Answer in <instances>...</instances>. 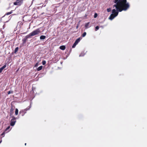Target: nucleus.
Listing matches in <instances>:
<instances>
[{
	"mask_svg": "<svg viewBox=\"0 0 147 147\" xmlns=\"http://www.w3.org/2000/svg\"><path fill=\"white\" fill-rule=\"evenodd\" d=\"M115 3L117 2L116 6H121L123 8V10H125L130 7L129 3L127 2V0H115Z\"/></svg>",
	"mask_w": 147,
	"mask_h": 147,
	"instance_id": "obj_1",
	"label": "nucleus"
},
{
	"mask_svg": "<svg viewBox=\"0 0 147 147\" xmlns=\"http://www.w3.org/2000/svg\"><path fill=\"white\" fill-rule=\"evenodd\" d=\"M115 1H114V2L116 4H115L113 6L114 7H115L116 8V9L117 10L115 9H113L112 10V13L113 14L115 15V16H117V15L118 14V11L121 12L122 11H126L129 8H128L127 9H126L125 10H122V9H123L122 7L121 6H120V5L119 6L118 5L117 6H116L117 5H117V2L115 3Z\"/></svg>",
	"mask_w": 147,
	"mask_h": 147,
	"instance_id": "obj_2",
	"label": "nucleus"
},
{
	"mask_svg": "<svg viewBox=\"0 0 147 147\" xmlns=\"http://www.w3.org/2000/svg\"><path fill=\"white\" fill-rule=\"evenodd\" d=\"M23 0H16L15 2L13 3V5H15L20 6L23 3Z\"/></svg>",
	"mask_w": 147,
	"mask_h": 147,
	"instance_id": "obj_3",
	"label": "nucleus"
},
{
	"mask_svg": "<svg viewBox=\"0 0 147 147\" xmlns=\"http://www.w3.org/2000/svg\"><path fill=\"white\" fill-rule=\"evenodd\" d=\"M40 33V31L39 30V28L31 32L33 36L38 34Z\"/></svg>",
	"mask_w": 147,
	"mask_h": 147,
	"instance_id": "obj_4",
	"label": "nucleus"
},
{
	"mask_svg": "<svg viewBox=\"0 0 147 147\" xmlns=\"http://www.w3.org/2000/svg\"><path fill=\"white\" fill-rule=\"evenodd\" d=\"M16 122V118L14 117H13V118L11 120L10 125L11 126H13L15 124Z\"/></svg>",
	"mask_w": 147,
	"mask_h": 147,
	"instance_id": "obj_5",
	"label": "nucleus"
},
{
	"mask_svg": "<svg viewBox=\"0 0 147 147\" xmlns=\"http://www.w3.org/2000/svg\"><path fill=\"white\" fill-rule=\"evenodd\" d=\"M26 113V112L24 111V110H21L19 112L20 114H21L22 116H24Z\"/></svg>",
	"mask_w": 147,
	"mask_h": 147,
	"instance_id": "obj_6",
	"label": "nucleus"
},
{
	"mask_svg": "<svg viewBox=\"0 0 147 147\" xmlns=\"http://www.w3.org/2000/svg\"><path fill=\"white\" fill-rule=\"evenodd\" d=\"M116 16H115V15H114L112 13L110 15V16H109V19L110 20H112L114 18H115Z\"/></svg>",
	"mask_w": 147,
	"mask_h": 147,
	"instance_id": "obj_7",
	"label": "nucleus"
},
{
	"mask_svg": "<svg viewBox=\"0 0 147 147\" xmlns=\"http://www.w3.org/2000/svg\"><path fill=\"white\" fill-rule=\"evenodd\" d=\"M15 107L13 106H11V108L10 109V115L12 114L13 113V111Z\"/></svg>",
	"mask_w": 147,
	"mask_h": 147,
	"instance_id": "obj_8",
	"label": "nucleus"
},
{
	"mask_svg": "<svg viewBox=\"0 0 147 147\" xmlns=\"http://www.w3.org/2000/svg\"><path fill=\"white\" fill-rule=\"evenodd\" d=\"M82 37H79V38L77 39L75 41V42L77 44L80 41V40L82 39Z\"/></svg>",
	"mask_w": 147,
	"mask_h": 147,
	"instance_id": "obj_9",
	"label": "nucleus"
},
{
	"mask_svg": "<svg viewBox=\"0 0 147 147\" xmlns=\"http://www.w3.org/2000/svg\"><path fill=\"white\" fill-rule=\"evenodd\" d=\"M33 36L32 35L31 33L30 34H29L26 36H25V37L26 38H27V39H28V38H30L31 36Z\"/></svg>",
	"mask_w": 147,
	"mask_h": 147,
	"instance_id": "obj_10",
	"label": "nucleus"
},
{
	"mask_svg": "<svg viewBox=\"0 0 147 147\" xmlns=\"http://www.w3.org/2000/svg\"><path fill=\"white\" fill-rule=\"evenodd\" d=\"M59 48L60 49L63 50H64L65 49L66 47L64 45H62L60 46Z\"/></svg>",
	"mask_w": 147,
	"mask_h": 147,
	"instance_id": "obj_11",
	"label": "nucleus"
},
{
	"mask_svg": "<svg viewBox=\"0 0 147 147\" xmlns=\"http://www.w3.org/2000/svg\"><path fill=\"white\" fill-rule=\"evenodd\" d=\"M90 24V22H88L87 23H86L85 26V27L87 29L88 28L90 27V26H89V25Z\"/></svg>",
	"mask_w": 147,
	"mask_h": 147,
	"instance_id": "obj_12",
	"label": "nucleus"
},
{
	"mask_svg": "<svg viewBox=\"0 0 147 147\" xmlns=\"http://www.w3.org/2000/svg\"><path fill=\"white\" fill-rule=\"evenodd\" d=\"M27 38H26L25 37L23 39H22V42H23V43L24 44L25 43L26 41L27 40Z\"/></svg>",
	"mask_w": 147,
	"mask_h": 147,
	"instance_id": "obj_13",
	"label": "nucleus"
},
{
	"mask_svg": "<svg viewBox=\"0 0 147 147\" xmlns=\"http://www.w3.org/2000/svg\"><path fill=\"white\" fill-rule=\"evenodd\" d=\"M46 38V36L44 35H42L40 37V39L41 40L44 39Z\"/></svg>",
	"mask_w": 147,
	"mask_h": 147,
	"instance_id": "obj_14",
	"label": "nucleus"
},
{
	"mask_svg": "<svg viewBox=\"0 0 147 147\" xmlns=\"http://www.w3.org/2000/svg\"><path fill=\"white\" fill-rule=\"evenodd\" d=\"M42 68V66H41L39 67L37 69V70L38 71H39L41 70Z\"/></svg>",
	"mask_w": 147,
	"mask_h": 147,
	"instance_id": "obj_15",
	"label": "nucleus"
},
{
	"mask_svg": "<svg viewBox=\"0 0 147 147\" xmlns=\"http://www.w3.org/2000/svg\"><path fill=\"white\" fill-rule=\"evenodd\" d=\"M18 49H19V48L18 47H16L15 50H14V53H17V52L18 51Z\"/></svg>",
	"mask_w": 147,
	"mask_h": 147,
	"instance_id": "obj_16",
	"label": "nucleus"
},
{
	"mask_svg": "<svg viewBox=\"0 0 147 147\" xmlns=\"http://www.w3.org/2000/svg\"><path fill=\"white\" fill-rule=\"evenodd\" d=\"M30 108V106H29V107H28L24 109V110L26 112V111H27L28 110H29V109Z\"/></svg>",
	"mask_w": 147,
	"mask_h": 147,
	"instance_id": "obj_17",
	"label": "nucleus"
},
{
	"mask_svg": "<svg viewBox=\"0 0 147 147\" xmlns=\"http://www.w3.org/2000/svg\"><path fill=\"white\" fill-rule=\"evenodd\" d=\"M18 110L17 109H16L15 114L16 115H17L18 114Z\"/></svg>",
	"mask_w": 147,
	"mask_h": 147,
	"instance_id": "obj_18",
	"label": "nucleus"
},
{
	"mask_svg": "<svg viewBox=\"0 0 147 147\" xmlns=\"http://www.w3.org/2000/svg\"><path fill=\"white\" fill-rule=\"evenodd\" d=\"M12 11H12V10L10 12H7L6 13L5 15H10L12 13Z\"/></svg>",
	"mask_w": 147,
	"mask_h": 147,
	"instance_id": "obj_19",
	"label": "nucleus"
},
{
	"mask_svg": "<svg viewBox=\"0 0 147 147\" xmlns=\"http://www.w3.org/2000/svg\"><path fill=\"white\" fill-rule=\"evenodd\" d=\"M6 66H7V63H5V65L3 66H2V67H1V68H2V69H3L4 68H5L6 67Z\"/></svg>",
	"mask_w": 147,
	"mask_h": 147,
	"instance_id": "obj_20",
	"label": "nucleus"
},
{
	"mask_svg": "<svg viewBox=\"0 0 147 147\" xmlns=\"http://www.w3.org/2000/svg\"><path fill=\"white\" fill-rule=\"evenodd\" d=\"M86 33L85 32H84L82 35V37H84L86 36Z\"/></svg>",
	"mask_w": 147,
	"mask_h": 147,
	"instance_id": "obj_21",
	"label": "nucleus"
},
{
	"mask_svg": "<svg viewBox=\"0 0 147 147\" xmlns=\"http://www.w3.org/2000/svg\"><path fill=\"white\" fill-rule=\"evenodd\" d=\"M99 29V27L98 26H97L95 27V31H97Z\"/></svg>",
	"mask_w": 147,
	"mask_h": 147,
	"instance_id": "obj_22",
	"label": "nucleus"
},
{
	"mask_svg": "<svg viewBox=\"0 0 147 147\" xmlns=\"http://www.w3.org/2000/svg\"><path fill=\"white\" fill-rule=\"evenodd\" d=\"M77 45V44L75 43V42L74 43V44L72 46V47L73 48H74L76 46V45Z\"/></svg>",
	"mask_w": 147,
	"mask_h": 147,
	"instance_id": "obj_23",
	"label": "nucleus"
},
{
	"mask_svg": "<svg viewBox=\"0 0 147 147\" xmlns=\"http://www.w3.org/2000/svg\"><path fill=\"white\" fill-rule=\"evenodd\" d=\"M111 11V8H109L107 9V11L108 12H109Z\"/></svg>",
	"mask_w": 147,
	"mask_h": 147,
	"instance_id": "obj_24",
	"label": "nucleus"
},
{
	"mask_svg": "<svg viewBox=\"0 0 147 147\" xmlns=\"http://www.w3.org/2000/svg\"><path fill=\"white\" fill-rule=\"evenodd\" d=\"M42 63L43 65H45L46 64V61H42Z\"/></svg>",
	"mask_w": 147,
	"mask_h": 147,
	"instance_id": "obj_25",
	"label": "nucleus"
},
{
	"mask_svg": "<svg viewBox=\"0 0 147 147\" xmlns=\"http://www.w3.org/2000/svg\"><path fill=\"white\" fill-rule=\"evenodd\" d=\"M10 128V126H9L8 127H7L5 129V131H7Z\"/></svg>",
	"mask_w": 147,
	"mask_h": 147,
	"instance_id": "obj_26",
	"label": "nucleus"
},
{
	"mask_svg": "<svg viewBox=\"0 0 147 147\" xmlns=\"http://www.w3.org/2000/svg\"><path fill=\"white\" fill-rule=\"evenodd\" d=\"M5 131L3 132V133H2L1 134V136H4V135H5Z\"/></svg>",
	"mask_w": 147,
	"mask_h": 147,
	"instance_id": "obj_27",
	"label": "nucleus"
},
{
	"mask_svg": "<svg viewBox=\"0 0 147 147\" xmlns=\"http://www.w3.org/2000/svg\"><path fill=\"white\" fill-rule=\"evenodd\" d=\"M97 13H95L94 14V18H96V17H97Z\"/></svg>",
	"mask_w": 147,
	"mask_h": 147,
	"instance_id": "obj_28",
	"label": "nucleus"
},
{
	"mask_svg": "<svg viewBox=\"0 0 147 147\" xmlns=\"http://www.w3.org/2000/svg\"><path fill=\"white\" fill-rule=\"evenodd\" d=\"M13 93L12 91L11 92L10 91H9L8 92H7V94H9L10 93Z\"/></svg>",
	"mask_w": 147,
	"mask_h": 147,
	"instance_id": "obj_29",
	"label": "nucleus"
},
{
	"mask_svg": "<svg viewBox=\"0 0 147 147\" xmlns=\"http://www.w3.org/2000/svg\"><path fill=\"white\" fill-rule=\"evenodd\" d=\"M38 63H36L35 65V67H37L38 66Z\"/></svg>",
	"mask_w": 147,
	"mask_h": 147,
	"instance_id": "obj_30",
	"label": "nucleus"
},
{
	"mask_svg": "<svg viewBox=\"0 0 147 147\" xmlns=\"http://www.w3.org/2000/svg\"><path fill=\"white\" fill-rule=\"evenodd\" d=\"M3 70L1 67L0 68V73L2 72Z\"/></svg>",
	"mask_w": 147,
	"mask_h": 147,
	"instance_id": "obj_31",
	"label": "nucleus"
},
{
	"mask_svg": "<svg viewBox=\"0 0 147 147\" xmlns=\"http://www.w3.org/2000/svg\"><path fill=\"white\" fill-rule=\"evenodd\" d=\"M78 26H76V28H78Z\"/></svg>",
	"mask_w": 147,
	"mask_h": 147,
	"instance_id": "obj_32",
	"label": "nucleus"
},
{
	"mask_svg": "<svg viewBox=\"0 0 147 147\" xmlns=\"http://www.w3.org/2000/svg\"><path fill=\"white\" fill-rule=\"evenodd\" d=\"M26 143H25V146H26Z\"/></svg>",
	"mask_w": 147,
	"mask_h": 147,
	"instance_id": "obj_33",
	"label": "nucleus"
},
{
	"mask_svg": "<svg viewBox=\"0 0 147 147\" xmlns=\"http://www.w3.org/2000/svg\"><path fill=\"white\" fill-rule=\"evenodd\" d=\"M1 141H0V144L1 143Z\"/></svg>",
	"mask_w": 147,
	"mask_h": 147,
	"instance_id": "obj_34",
	"label": "nucleus"
},
{
	"mask_svg": "<svg viewBox=\"0 0 147 147\" xmlns=\"http://www.w3.org/2000/svg\"><path fill=\"white\" fill-rule=\"evenodd\" d=\"M80 56H82V55H81V54L80 55Z\"/></svg>",
	"mask_w": 147,
	"mask_h": 147,
	"instance_id": "obj_35",
	"label": "nucleus"
}]
</instances>
